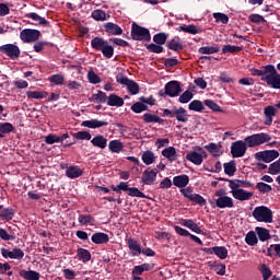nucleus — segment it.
I'll return each instance as SVG.
<instances>
[{
  "instance_id": "0e129e2a",
  "label": "nucleus",
  "mask_w": 280,
  "mask_h": 280,
  "mask_svg": "<svg viewBox=\"0 0 280 280\" xmlns=\"http://www.w3.org/2000/svg\"><path fill=\"white\" fill-rule=\"evenodd\" d=\"M192 98H194V94L189 91H185L179 96V102H180V104H187L188 102H191Z\"/></svg>"
},
{
  "instance_id": "4c0bfd02",
  "label": "nucleus",
  "mask_w": 280,
  "mask_h": 280,
  "mask_svg": "<svg viewBox=\"0 0 280 280\" xmlns=\"http://www.w3.org/2000/svg\"><path fill=\"white\" fill-rule=\"evenodd\" d=\"M167 47L168 49H172V51H180L183 49V43H180V39L176 37L168 42Z\"/></svg>"
},
{
  "instance_id": "e433bc0d",
  "label": "nucleus",
  "mask_w": 280,
  "mask_h": 280,
  "mask_svg": "<svg viewBox=\"0 0 280 280\" xmlns=\"http://www.w3.org/2000/svg\"><path fill=\"white\" fill-rule=\"evenodd\" d=\"M179 30L180 32H186V34L192 35L200 34L201 32V30L194 24L179 26Z\"/></svg>"
},
{
  "instance_id": "5fc2aeb1",
  "label": "nucleus",
  "mask_w": 280,
  "mask_h": 280,
  "mask_svg": "<svg viewBox=\"0 0 280 280\" xmlns=\"http://www.w3.org/2000/svg\"><path fill=\"white\" fill-rule=\"evenodd\" d=\"M94 219L92 215H86V214H80L79 215V223L82 226H86V224H93Z\"/></svg>"
},
{
  "instance_id": "f704fd0d",
  "label": "nucleus",
  "mask_w": 280,
  "mask_h": 280,
  "mask_svg": "<svg viewBox=\"0 0 280 280\" xmlns=\"http://www.w3.org/2000/svg\"><path fill=\"white\" fill-rule=\"evenodd\" d=\"M109 150L116 154H119L124 150V143L119 140H112L109 142Z\"/></svg>"
},
{
  "instance_id": "f257e3e1",
  "label": "nucleus",
  "mask_w": 280,
  "mask_h": 280,
  "mask_svg": "<svg viewBox=\"0 0 280 280\" xmlns=\"http://www.w3.org/2000/svg\"><path fill=\"white\" fill-rule=\"evenodd\" d=\"M269 141H272V136L266 132L247 136L244 141L238 140L232 143L231 154L233 159H242V156L246 154V150H248V148H259V145L269 143Z\"/></svg>"
},
{
  "instance_id": "3c124183",
  "label": "nucleus",
  "mask_w": 280,
  "mask_h": 280,
  "mask_svg": "<svg viewBox=\"0 0 280 280\" xmlns=\"http://www.w3.org/2000/svg\"><path fill=\"white\" fill-rule=\"evenodd\" d=\"M240 51H242V47L238 46L225 45L222 48V54H237Z\"/></svg>"
},
{
  "instance_id": "a19ab883",
  "label": "nucleus",
  "mask_w": 280,
  "mask_h": 280,
  "mask_svg": "<svg viewBox=\"0 0 280 280\" xmlns=\"http://www.w3.org/2000/svg\"><path fill=\"white\" fill-rule=\"evenodd\" d=\"M258 270H259V272H261L264 280H269L270 277H272V271L270 270V268H268V265H266V264H261L258 267Z\"/></svg>"
},
{
  "instance_id": "052dcab7",
  "label": "nucleus",
  "mask_w": 280,
  "mask_h": 280,
  "mask_svg": "<svg viewBox=\"0 0 280 280\" xmlns=\"http://www.w3.org/2000/svg\"><path fill=\"white\" fill-rule=\"evenodd\" d=\"M14 130V126L10 122L0 124V135H8V132H12Z\"/></svg>"
},
{
  "instance_id": "9b49d317",
  "label": "nucleus",
  "mask_w": 280,
  "mask_h": 280,
  "mask_svg": "<svg viewBox=\"0 0 280 280\" xmlns=\"http://www.w3.org/2000/svg\"><path fill=\"white\" fill-rule=\"evenodd\" d=\"M180 91V83L178 81H171L165 85V93L170 97H178Z\"/></svg>"
},
{
  "instance_id": "f8f14e48",
  "label": "nucleus",
  "mask_w": 280,
  "mask_h": 280,
  "mask_svg": "<svg viewBox=\"0 0 280 280\" xmlns=\"http://www.w3.org/2000/svg\"><path fill=\"white\" fill-rule=\"evenodd\" d=\"M206 253H208V255H217L219 259H226V257H229V250L226 247L222 246L210 247L206 249Z\"/></svg>"
},
{
  "instance_id": "cd10ccee",
  "label": "nucleus",
  "mask_w": 280,
  "mask_h": 280,
  "mask_svg": "<svg viewBox=\"0 0 280 280\" xmlns=\"http://www.w3.org/2000/svg\"><path fill=\"white\" fill-rule=\"evenodd\" d=\"M91 143L95 148H101V150H104L108 143V140H106V138H104V136H96L91 140Z\"/></svg>"
},
{
  "instance_id": "4be33fe9",
  "label": "nucleus",
  "mask_w": 280,
  "mask_h": 280,
  "mask_svg": "<svg viewBox=\"0 0 280 280\" xmlns=\"http://www.w3.org/2000/svg\"><path fill=\"white\" fill-rule=\"evenodd\" d=\"M162 156L167 159V161L174 162L176 159H178V154L176 153V148L168 147L162 151Z\"/></svg>"
},
{
  "instance_id": "4d7b16f0",
  "label": "nucleus",
  "mask_w": 280,
  "mask_h": 280,
  "mask_svg": "<svg viewBox=\"0 0 280 280\" xmlns=\"http://www.w3.org/2000/svg\"><path fill=\"white\" fill-rule=\"evenodd\" d=\"M92 19H94V21H106V12L103 10H94L92 12Z\"/></svg>"
},
{
  "instance_id": "39448f33",
  "label": "nucleus",
  "mask_w": 280,
  "mask_h": 280,
  "mask_svg": "<svg viewBox=\"0 0 280 280\" xmlns=\"http://www.w3.org/2000/svg\"><path fill=\"white\" fill-rule=\"evenodd\" d=\"M131 37L133 40H150V31L145 27L138 25L137 23H132L131 26Z\"/></svg>"
},
{
  "instance_id": "f03ea898",
  "label": "nucleus",
  "mask_w": 280,
  "mask_h": 280,
  "mask_svg": "<svg viewBox=\"0 0 280 280\" xmlns=\"http://www.w3.org/2000/svg\"><path fill=\"white\" fill-rule=\"evenodd\" d=\"M214 196L217 197L214 202L219 209H233L235 207L233 198L226 196V190L223 188L217 190Z\"/></svg>"
},
{
  "instance_id": "5701e85b",
  "label": "nucleus",
  "mask_w": 280,
  "mask_h": 280,
  "mask_svg": "<svg viewBox=\"0 0 280 280\" xmlns=\"http://www.w3.org/2000/svg\"><path fill=\"white\" fill-rule=\"evenodd\" d=\"M20 277H22V279L25 280H39L40 279V273H38V271H34V270H21L19 272Z\"/></svg>"
},
{
  "instance_id": "e2e57ef3",
  "label": "nucleus",
  "mask_w": 280,
  "mask_h": 280,
  "mask_svg": "<svg viewBox=\"0 0 280 280\" xmlns=\"http://www.w3.org/2000/svg\"><path fill=\"white\" fill-rule=\"evenodd\" d=\"M101 51L105 58H112L115 54V48L113 46L108 45V43H107V45L105 47H103V50H101Z\"/></svg>"
},
{
  "instance_id": "bf43d9fd",
  "label": "nucleus",
  "mask_w": 280,
  "mask_h": 280,
  "mask_svg": "<svg viewBox=\"0 0 280 280\" xmlns=\"http://www.w3.org/2000/svg\"><path fill=\"white\" fill-rule=\"evenodd\" d=\"M128 196H131L132 198H147L145 194H143L139 188L137 187H131L129 188V194Z\"/></svg>"
},
{
  "instance_id": "7c9ffc66",
  "label": "nucleus",
  "mask_w": 280,
  "mask_h": 280,
  "mask_svg": "<svg viewBox=\"0 0 280 280\" xmlns=\"http://www.w3.org/2000/svg\"><path fill=\"white\" fill-rule=\"evenodd\" d=\"M223 167H224V172L228 176H234L235 172H237L235 161H233V160L228 163H224Z\"/></svg>"
},
{
  "instance_id": "338daca9",
  "label": "nucleus",
  "mask_w": 280,
  "mask_h": 280,
  "mask_svg": "<svg viewBox=\"0 0 280 280\" xmlns=\"http://www.w3.org/2000/svg\"><path fill=\"white\" fill-rule=\"evenodd\" d=\"M148 106L141 102H138L131 106V110L133 113H143V110H147Z\"/></svg>"
},
{
  "instance_id": "1a4fd4ad",
  "label": "nucleus",
  "mask_w": 280,
  "mask_h": 280,
  "mask_svg": "<svg viewBox=\"0 0 280 280\" xmlns=\"http://www.w3.org/2000/svg\"><path fill=\"white\" fill-rule=\"evenodd\" d=\"M1 255L4 257V259H18L21 260L25 257V253L21 248H13L12 250L1 248Z\"/></svg>"
},
{
  "instance_id": "473e14b6",
  "label": "nucleus",
  "mask_w": 280,
  "mask_h": 280,
  "mask_svg": "<svg viewBox=\"0 0 280 280\" xmlns=\"http://www.w3.org/2000/svg\"><path fill=\"white\" fill-rule=\"evenodd\" d=\"M142 161L144 165H152L154 161H156V156L154 155V152L152 151H144L142 153Z\"/></svg>"
},
{
  "instance_id": "b1692460",
  "label": "nucleus",
  "mask_w": 280,
  "mask_h": 280,
  "mask_svg": "<svg viewBox=\"0 0 280 280\" xmlns=\"http://www.w3.org/2000/svg\"><path fill=\"white\" fill-rule=\"evenodd\" d=\"M175 117L177 121H182V124H187V121H189V116L187 115V110L183 107L175 108Z\"/></svg>"
},
{
  "instance_id": "bb28decb",
  "label": "nucleus",
  "mask_w": 280,
  "mask_h": 280,
  "mask_svg": "<svg viewBox=\"0 0 280 280\" xmlns=\"http://www.w3.org/2000/svg\"><path fill=\"white\" fill-rule=\"evenodd\" d=\"M108 240L109 237L106 233L97 232L92 235V242L94 244H106Z\"/></svg>"
},
{
  "instance_id": "423d86ee",
  "label": "nucleus",
  "mask_w": 280,
  "mask_h": 280,
  "mask_svg": "<svg viewBox=\"0 0 280 280\" xmlns=\"http://www.w3.org/2000/svg\"><path fill=\"white\" fill-rule=\"evenodd\" d=\"M256 161H262L264 163H272L276 159H279V151L277 150H265L255 153Z\"/></svg>"
},
{
  "instance_id": "412c9836",
  "label": "nucleus",
  "mask_w": 280,
  "mask_h": 280,
  "mask_svg": "<svg viewBox=\"0 0 280 280\" xmlns=\"http://www.w3.org/2000/svg\"><path fill=\"white\" fill-rule=\"evenodd\" d=\"M173 185H175V187H179L180 189H183V187H187V185H189V176L187 175L175 176L173 178Z\"/></svg>"
},
{
  "instance_id": "4468645a",
  "label": "nucleus",
  "mask_w": 280,
  "mask_h": 280,
  "mask_svg": "<svg viewBox=\"0 0 280 280\" xmlns=\"http://www.w3.org/2000/svg\"><path fill=\"white\" fill-rule=\"evenodd\" d=\"M158 174H159V172H156L154 170H145L142 173V183H144V185H154Z\"/></svg>"
},
{
  "instance_id": "69168bd1",
  "label": "nucleus",
  "mask_w": 280,
  "mask_h": 280,
  "mask_svg": "<svg viewBox=\"0 0 280 280\" xmlns=\"http://www.w3.org/2000/svg\"><path fill=\"white\" fill-rule=\"evenodd\" d=\"M88 79L91 84H100V82H102L100 75H97V73H95L94 71H89Z\"/></svg>"
},
{
  "instance_id": "9d476101",
  "label": "nucleus",
  "mask_w": 280,
  "mask_h": 280,
  "mask_svg": "<svg viewBox=\"0 0 280 280\" xmlns=\"http://www.w3.org/2000/svg\"><path fill=\"white\" fill-rule=\"evenodd\" d=\"M0 51L12 59L19 58V56H21V49L19 48V46L13 44H5L3 46H0Z\"/></svg>"
},
{
  "instance_id": "8fccbe9b",
  "label": "nucleus",
  "mask_w": 280,
  "mask_h": 280,
  "mask_svg": "<svg viewBox=\"0 0 280 280\" xmlns=\"http://www.w3.org/2000/svg\"><path fill=\"white\" fill-rule=\"evenodd\" d=\"M190 202L200 205V207H205V205H207L205 197L200 196L199 194H192V197H190Z\"/></svg>"
},
{
  "instance_id": "c9c22d12",
  "label": "nucleus",
  "mask_w": 280,
  "mask_h": 280,
  "mask_svg": "<svg viewBox=\"0 0 280 280\" xmlns=\"http://www.w3.org/2000/svg\"><path fill=\"white\" fill-rule=\"evenodd\" d=\"M143 120L145 121V124H163V119L154 114H144Z\"/></svg>"
},
{
  "instance_id": "a18cd8bd",
  "label": "nucleus",
  "mask_w": 280,
  "mask_h": 280,
  "mask_svg": "<svg viewBox=\"0 0 280 280\" xmlns=\"http://www.w3.org/2000/svg\"><path fill=\"white\" fill-rule=\"evenodd\" d=\"M49 82H51L52 84H56L57 86H62V84H67L65 82V75L62 74H52L49 78Z\"/></svg>"
},
{
  "instance_id": "0eeeda50",
  "label": "nucleus",
  "mask_w": 280,
  "mask_h": 280,
  "mask_svg": "<svg viewBox=\"0 0 280 280\" xmlns=\"http://www.w3.org/2000/svg\"><path fill=\"white\" fill-rule=\"evenodd\" d=\"M20 38L23 43H36L40 38V31L25 28L20 33Z\"/></svg>"
},
{
  "instance_id": "c756f323",
  "label": "nucleus",
  "mask_w": 280,
  "mask_h": 280,
  "mask_svg": "<svg viewBox=\"0 0 280 280\" xmlns=\"http://www.w3.org/2000/svg\"><path fill=\"white\" fill-rule=\"evenodd\" d=\"M108 106H117L120 107L124 105V98L118 96L117 94H110L107 101Z\"/></svg>"
},
{
  "instance_id": "393cba45",
  "label": "nucleus",
  "mask_w": 280,
  "mask_h": 280,
  "mask_svg": "<svg viewBox=\"0 0 280 280\" xmlns=\"http://www.w3.org/2000/svg\"><path fill=\"white\" fill-rule=\"evenodd\" d=\"M89 100L94 104H106L108 97L106 96V93L98 91L97 94H92V96Z\"/></svg>"
},
{
  "instance_id": "ea45409f",
  "label": "nucleus",
  "mask_w": 280,
  "mask_h": 280,
  "mask_svg": "<svg viewBox=\"0 0 280 280\" xmlns=\"http://www.w3.org/2000/svg\"><path fill=\"white\" fill-rule=\"evenodd\" d=\"M256 232L260 242H267V240H270V232L265 228H256Z\"/></svg>"
},
{
  "instance_id": "dca6fc26",
  "label": "nucleus",
  "mask_w": 280,
  "mask_h": 280,
  "mask_svg": "<svg viewBox=\"0 0 280 280\" xmlns=\"http://www.w3.org/2000/svg\"><path fill=\"white\" fill-rule=\"evenodd\" d=\"M127 244L132 257H139L141 255V244L137 240L128 238Z\"/></svg>"
},
{
  "instance_id": "58836bf2",
  "label": "nucleus",
  "mask_w": 280,
  "mask_h": 280,
  "mask_svg": "<svg viewBox=\"0 0 280 280\" xmlns=\"http://www.w3.org/2000/svg\"><path fill=\"white\" fill-rule=\"evenodd\" d=\"M27 19H32V21H35L39 25H49V22L45 20V18L38 15V13H28L26 14Z\"/></svg>"
},
{
  "instance_id": "680f3d73",
  "label": "nucleus",
  "mask_w": 280,
  "mask_h": 280,
  "mask_svg": "<svg viewBox=\"0 0 280 280\" xmlns=\"http://www.w3.org/2000/svg\"><path fill=\"white\" fill-rule=\"evenodd\" d=\"M229 187L231 189L230 194H233L234 191H238L240 187H242V180L240 179H234V180H230L229 183Z\"/></svg>"
},
{
  "instance_id": "6e6552de",
  "label": "nucleus",
  "mask_w": 280,
  "mask_h": 280,
  "mask_svg": "<svg viewBox=\"0 0 280 280\" xmlns=\"http://www.w3.org/2000/svg\"><path fill=\"white\" fill-rule=\"evenodd\" d=\"M117 82L119 84H122L124 86L127 88V90L129 91V93H131V95H137L139 93V84L124 75H118L117 77Z\"/></svg>"
},
{
  "instance_id": "c03bdc74",
  "label": "nucleus",
  "mask_w": 280,
  "mask_h": 280,
  "mask_svg": "<svg viewBox=\"0 0 280 280\" xmlns=\"http://www.w3.org/2000/svg\"><path fill=\"white\" fill-rule=\"evenodd\" d=\"M77 253L81 261L83 262L91 261V252H89L88 249L79 248Z\"/></svg>"
},
{
  "instance_id": "79ce46f5",
  "label": "nucleus",
  "mask_w": 280,
  "mask_h": 280,
  "mask_svg": "<svg viewBox=\"0 0 280 280\" xmlns=\"http://www.w3.org/2000/svg\"><path fill=\"white\" fill-rule=\"evenodd\" d=\"M218 51H220V47L218 46H203L199 48V54L202 55L218 54Z\"/></svg>"
},
{
  "instance_id": "864d4df0",
  "label": "nucleus",
  "mask_w": 280,
  "mask_h": 280,
  "mask_svg": "<svg viewBox=\"0 0 280 280\" xmlns=\"http://www.w3.org/2000/svg\"><path fill=\"white\" fill-rule=\"evenodd\" d=\"M153 40L154 43H156V45H165V43L167 42V34L159 33L153 36Z\"/></svg>"
},
{
  "instance_id": "13d9d810",
  "label": "nucleus",
  "mask_w": 280,
  "mask_h": 280,
  "mask_svg": "<svg viewBox=\"0 0 280 280\" xmlns=\"http://www.w3.org/2000/svg\"><path fill=\"white\" fill-rule=\"evenodd\" d=\"M213 19H215L217 23H223V25L229 23V15L224 13H213Z\"/></svg>"
},
{
  "instance_id": "2eb2a0df",
  "label": "nucleus",
  "mask_w": 280,
  "mask_h": 280,
  "mask_svg": "<svg viewBox=\"0 0 280 280\" xmlns=\"http://www.w3.org/2000/svg\"><path fill=\"white\" fill-rule=\"evenodd\" d=\"M81 126L83 128H104V126H108V121L106 120H100V119H91V120H84L82 121Z\"/></svg>"
},
{
  "instance_id": "2f4dec72",
  "label": "nucleus",
  "mask_w": 280,
  "mask_h": 280,
  "mask_svg": "<svg viewBox=\"0 0 280 280\" xmlns=\"http://www.w3.org/2000/svg\"><path fill=\"white\" fill-rule=\"evenodd\" d=\"M182 224L183 226H186V229H190L194 233H202V230L196 224V222H194V220H184Z\"/></svg>"
},
{
  "instance_id": "49530a36",
  "label": "nucleus",
  "mask_w": 280,
  "mask_h": 280,
  "mask_svg": "<svg viewBox=\"0 0 280 280\" xmlns=\"http://www.w3.org/2000/svg\"><path fill=\"white\" fill-rule=\"evenodd\" d=\"M268 66L262 67L261 69H252L250 73L252 75L258 77V78H264L268 75L270 72H268Z\"/></svg>"
},
{
  "instance_id": "f3484780",
  "label": "nucleus",
  "mask_w": 280,
  "mask_h": 280,
  "mask_svg": "<svg viewBox=\"0 0 280 280\" xmlns=\"http://www.w3.org/2000/svg\"><path fill=\"white\" fill-rule=\"evenodd\" d=\"M233 198L235 200H240L241 202H244L245 200H250L253 198L254 194L252 191H246L245 189H238L232 192Z\"/></svg>"
},
{
  "instance_id": "de8ad7c7",
  "label": "nucleus",
  "mask_w": 280,
  "mask_h": 280,
  "mask_svg": "<svg viewBox=\"0 0 280 280\" xmlns=\"http://www.w3.org/2000/svg\"><path fill=\"white\" fill-rule=\"evenodd\" d=\"M268 172L272 176L280 174V158L269 165Z\"/></svg>"
},
{
  "instance_id": "c85d7f7f",
  "label": "nucleus",
  "mask_w": 280,
  "mask_h": 280,
  "mask_svg": "<svg viewBox=\"0 0 280 280\" xmlns=\"http://www.w3.org/2000/svg\"><path fill=\"white\" fill-rule=\"evenodd\" d=\"M108 42L104 40L102 37H95L91 42V46L93 49H96L97 51H102L104 47L107 45Z\"/></svg>"
},
{
  "instance_id": "774afa93",
  "label": "nucleus",
  "mask_w": 280,
  "mask_h": 280,
  "mask_svg": "<svg viewBox=\"0 0 280 280\" xmlns=\"http://www.w3.org/2000/svg\"><path fill=\"white\" fill-rule=\"evenodd\" d=\"M74 137L79 140L91 141V132L89 131H78Z\"/></svg>"
},
{
  "instance_id": "aec40b11",
  "label": "nucleus",
  "mask_w": 280,
  "mask_h": 280,
  "mask_svg": "<svg viewBox=\"0 0 280 280\" xmlns=\"http://www.w3.org/2000/svg\"><path fill=\"white\" fill-rule=\"evenodd\" d=\"M82 174H84V171L75 165L69 166L66 171V176L68 178H80Z\"/></svg>"
},
{
  "instance_id": "6e6d98bb",
  "label": "nucleus",
  "mask_w": 280,
  "mask_h": 280,
  "mask_svg": "<svg viewBox=\"0 0 280 280\" xmlns=\"http://www.w3.org/2000/svg\"><path fill=\"white\" fill-rule=\"evenodd\" d=\"M245 242L248 246H255V244H257V234H255V232H248Z\"/></svg>"
},
{
  "instance_id": "7ed1b4c3",
  "label": "nucleus",
  "mask_w": 280,
  "mask_h": 280,
  "mask_svg": "<svg viewBox=\"0 0 280 280\" xmlns=\"http://www.w3.org/2000/svg\"><path fill=\"white\" fill-rule=\"evenodd\" d=\"M253 218L257 222L272 223V210L266 206L256 207L253 211Z\"/></svg>"
},
{
  "instance_id": "37998d69",
  "label": "nucleus",
  "mask_w": 280,
  "mask_h": 280,
  "mask_svg": "<svg viewBox=\"0 0 280 280\" xmlns=\"http://www.w3.org/2000/svg\"><path fill=\"white\" fill-rule=\"evenodd\" d=\"M188 108L189 110H195L196 113H200L205 110V105L202 104V102L195 100L190 102V104L188 105Z\"/></svg>"
},
{
  "instance_id": "a878e982",
  "label": "nucleus",
  "mask_w": 280,
  "mask_h": 280,
  "mask_svg": "<svg viewBox=\"0 0 280 280\" xmlns=\"http://www.w3.org/2000/svg\"><path fill=\"white\" fill-rule=\"evenodd\" d=\"M26 96L28 100H45L46 97L49 96V93L45 91H28L26 92Z\"/></svg>"
},
{
  "instance_id": "6ab92c4d",
  "label": "nucleus",
  "mask_w": 280,
  "mask_h": 280,
  "mask_svg": "<svg viewBox=\"0 0 280 280\" xmlns=\"http://www.w3.org/2000/svg\"><path fill=\"white\" fill-rule=\"evenodd\" d=\"M104 27H105V32H107V34H112V36H120V34H124V30H121L119 25L113 22L106 23Z\"/></svg>"
},
{
  "instance_id": "a211bd4d",
  "label": "nucleus",
  "mask_w": 280,
  "mask_h": 280,
  "mask_svg": "<svg viewBox=\"0 0 280 280\" xmlns=\"http://www.w3.org/2000/svg\"><path fill=\"white\" fill-rule=\"evenodd\" d=\"M202 154H205V151H201V153L190 151L186 154V159L187 161H190V163H194V165H202Z\"/></svg>"
},
{
  "instance_id": "ddd939ff",
  "label": "nucleus",
  "mask_w": 280,
  "mask_h": 280,
  "mask_svg": "<svg viewBox=\"0 0 280 280\" xmlns=\"http://www.w3.org/2000/svg\"><path fill=\"white\" fill-rule=\"evenodd\" d=\"M264 115L266 117L265 126H272V117L277 115V107L269 105L264 108Z\"/></svg>"
},
{
  "instance_id": "603ef678",
  "label": "nucleus",
  "mask_w": 280,
  "mask_h": 280,
  "mask_svg": "<svg viewBox=\"0 0 280 280\" xmlns=\"http://www.w3.org/2000/svg\"><path fill=\"white\" fill-rule=\"evenodd\" d=\"M112 189L116 194H121V191H129L130 187H128V183L120 182L117 186H112Z\"/></svg>"
},
{
  "instance_id": "20e7f679",
  "label": "nucleus",
  "mask_w": 280,
  "mask_h": 280,
  "mask_svg": "<svg viewBox=\"0 0 280 280\" xmlns=\"http://www.w3.org/2000/svg\"><path fill=\"white\" fill-rule=\"evenodd\" d=\"M268 75L261 78L262 82H267L271 89H280V74L277 73V69L272 65L267 66Z\"/></svg>"
},
{
  "instance_id": "09e8293b",
  "label": "nucleus",
  "mask_w": 280,
  "mask_h": 280,
  "mask_svg": "<svg viewBox=\"0 0 280 280\" xmlns=\"http://www.w3.org/2000/svg\"><path fill=\"white\" fill-rule=\"evenodd\" d=\"M256 189H258V191H260V194H270V191H272V186H270L264 182H260V183H257Z\"/></svg>"
},
{
  "instance_id": "72a5a7b5",
  "label": "nucleus",
  "mask_w": 280,
  "mask_h": 280,
  "mask_svg": "<svg viewBox=\"0 0 280 280\" xmlns=\"http://www.w3.org/2000/svg\"><path fill=\"white\" fill-rule=\"evenodd\" d=\"M66 86L68 91H73V93H80V91H82V83L78 81L69 80L66 82Z\"/></svg>"
}]
</instances>
